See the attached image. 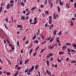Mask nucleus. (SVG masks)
Listing matches in <instances>:
<instances>
[{
  "label": "nucleus",
  "instance_id": "obj_1",
  "mask_svg": "<svg viewBox=\"0 0 76 76\" xmlns=\"http://www.w3.org/2000/svg\"><path fill=\"white\" fill-rule=\"evenodd\" d=\"M54 37H53L51 38V37H48V38H46V40H47V41H49L50 40V42H49V43H51V42H52V41H53L54 40Z\"/></svg>",
  "mask_w": 76,
  "mask_h": 76
},
{
  "label": "nucleus",
  "instance_id": "obj_2",
  "mask_svg": "<svg viewBox=\"0 0 76 76\" xmlns=\"http://www.w3.org/2000/svg\"><path fill=\"white\" fill-rule=\"evenodd\" d=\"M22 25L21 24L20 25H17V27L18 28H20V31H22Z\"/></svg>",
  "mask_w": 76,
  "mask_h": 76
},
{
  "label": "nucleus",
  "instance_id": "obj_3",
  "mask_svg": "<svg viewBox=\"0 0 76 76\" xmlns=\"http://www.w3.org/2000/svg\"><path fill=\"white\" fill-rule=\"evenodd\" d=\"M10 3L8 4L6 6L7 9H10Z\"/></svg>",
  "mask_w": 76,
  "mask_h": 76
},
{
  "label": "nucleus",
  "instance_id": "obj_4",
  "mask_svg": "<svg viewBox=\"0 0 76 76\" xmlns=\"http://www.w3.org/2000/svg\"><path fill=\"white\" fill-rule=\"evenodd\" d=\"M40 36L42 39H45V37L43 36V34H40Z\"/></svg>",
  "mask_w": 76,
  "mask_h": 76
},
{
  "label": "nucleus",
  "instance_id": "obj_5",
  "mask_svg": "<svg viewBox=\"0 0 76 76\" xmlns=\"http://www.w3.org/2000/svg\"><path fill=\"white\" fill-rule=\"evenodd\" d=\"M47 65L48 67V68L50 67V64H49V61L48 60L47 61Z\"/></svg>",
  "mask_w": 76,
  "mask_h": 76
},
{
  "label": "nucleus",
  "instance_id": "obj_6",
  "mask_svg": "<svg viewBox=\"0 0 76 76\" xmlns=\"http://www.w3.org/2000/svg\"><path fill=\"white\" fill-rule=\"evenodd\" d=\"M60 3H59L60 5L62 6H63V4H64V2H63V1L61 2V1H60Z\"/></svg>",
  "mask_w": 76,
  "mask_h": 76
},
{
  "label": "nucleus",
  "instance_id": "obj_7",
  "mask_svg": "<svg viewBox=\"0 0 76 76\" xmlns=\"http://www.w3.org/2000/svg\"><path fill=\"white\" fill-rule=\"evenodd\" d=\"M59 39V37H57L56 38V42H58V43H60V40Z\"/></svg>",
  "mask_w": 76,
  "mask_h": 76
},
{
  "label": "nucleus",
  "instance_id": "obj_8",
  "mask_svg": "<svg viewBox=\"0 0 76 76\" xmlns=\"http://www.w3.org/2000/svg\"><path fill=\"white\" fill-rule=\"evenodd\" d=\"M21 19L23 20H25V16H22L21 17Z\"/></svg>",
  "mask_w": 76,
  "mask_h": 76
},
{
  "label": "nucleus",
  "instance_id": "obj_9",
  "mask_svg": "<svg viewBox=\"0 0 76 76\" xmlns=\"http://www.w3.org/2000/svg\"><path fill=\"white\" fill-rule=\"evenodd\" d=\"M57 32V30H55L53 31V34L54 35H56V33Z\"/></svg>",
  "mask_w": 76,
  "mask_h": 76
},
{
  "label": "nucleus",
  "instance_id": "obj_10",
  "mask_svg": "<svg viewBox=\"0 0 76 76\" xmlns=\"http://www.w3.org/2000/svg\"><path fill=\"white\" fill-rule=\"evenodd\" d=\"M38 23V21H34V22L30 23V24H33V25H34L35 24H36V23Z\"/></svg>",
  "mask_w": 76,
  "mask_h": 76
},
{
  "label": "nucleus",
  "instance_id": "obj_11",
  "mask_svg": "<svg viewBox=\"0 0 76 76\" xmlns=\"http://www.w3.org/2000/svg\"><path fill=\"white\" fill-rule=\"evenodd\" d=\"M29 61V59H27V60H25V61L24 63L25 64H27V63H28V61Z\"/></svg>",
  "mask_w": 76,
  "mask_h": 76
},
{
  "label": "nucleus",
  "instance_id": "obj_12",
  "mask_svg": "<svg viewBox=\"0 0 76 76\" xmlns=\"http://www.w3.org/2000/svg\"><path fill=\"white\" fill-rule=\"evenodd\" d=\"M65 48H67V47L65 45H64L62 47V50H65Z\"/></svg>",
  "mask_w": 76,
  "mask_h": 76
},
{
  "label": "nucleus",
  "instance_id": "obj_13",
  "mask_svg": "<svg viewBox=\"0 0 76 76\" xmlns=\"http://www.w3.org/2000/svg\"><path fill=\"white\" fill-rule=\"evenodd\" d=\"M40 7L41 9H42V8H44V5L42 4H41L40 5Z\"/></svg>",
  "mask_w": 76,
  "mask_h": 76
},
{
  "label": "nucleus",
  "instance_id": "obj_14",
  "mask_svg": "<svg viewBox=\"0 0 76 76\" xmlns=\"http://www.w3.org/2000/svg\"><path fill=\"white\" fill-rule=\"evenodd\" d=\"M58 11L59 13H60V8L59 6H58Z\"/></svg>",
  "mask_w": 76,
  "mask_h": 76
},
{
  "label": "nucleus",
  "instance_id": "obj_15",
  "mask_svg": "<svg viewBox=\"0 0 76 76\" xmlns=\"http://www.w3.org/2000/svg\"><path fill=\"white\" fill-rule=\"evenodd\" d=\"M54 27V25L53 24H52L51 25L50 27V28H49V29H51L52 28H53Z\"/></svg>",
  "mask_w": 76,
  "mask_h": 76
},
{
  "label": "nucleus",
  "instance_id": "obj_16",
  "mask_svg": "<svg viewBox=\"0 0 76 76\" xmlns=\"http://www.w3.org/2000/svg\"><path fill=\"white\" fill-rule=\"evenodd\" d=\"M35 38H36V34H35L33 37V38H32V39H33V40H34V39H35Z\"/></svg>",
  "mask_w": 76,
  "mask_h": 76
},
{
  "label": "nucleus",
  "instance_id": "obj_17",
  "mask_svg": "<svg viewBox=\"0 0 76 76\" xmlns=\"http://www.w3.org/2000/svg\"><path fill=\"white\" fill-rule=\"evenodd\" d=\"M48 55H49L50 56V57H52L54 54L53 53H50Z\"/></svg>",
  "mask_w": 76,
  "mask_h": 76
},
{
  "label": "nucleus",
  "instance_id": "obj_18",
  "mask_svg": "<svg viewBox=\"0 0 76 76\" xmlns=\"http://www.w3.org/2000/svg\"><path fill=\"white\" fill-rule=\"evenodd\" d=\"M2 10H3V7L2 6L0 8V15H1V13H0L1 12Z\"/></svg>",
  "mask_w": 76,
  "mask_h": 76
},
{
  "label": "nucleus",
  "instance_id": "obj_19",
  "mask_svg": "<svg viewBox=\"0 0 76 76\" xmlns=\"http://www.w3.org/2000/svg\"><path fill=\"white\" fill-rule=\"evenodd\" d=\"M65 45H69L70 46L72 45V44H71L70 43H66Z\"/></svg>",
  "mask_w": 76,
  "mask_h": 76
},
{
  "label": "nucleus",
  "instance_id": "obj_20",
  "mask_svg": "<svg viewBox=\"0 0 76 76\" xmlns=\"http://www.w3.org/2000/svg\"><path fill=\"white\" fill-rule=\"evenodd\" d=\"M49 23L50 25L52 23V20H49Z\"/></svg>",
  "mask_w": 76,
  "mask_h": 76
},
{
  "label": "nucleus",
  "instance_id": "obj_21",
  "mask_svg": "<svg viewBox=\"0 0 76 76\" xmlns=\"http://www.w3.org/2000/svg\"><path fill=\"white\" fill-rule=\"evenodd\" d=\"M49 11H45V13L46 14V15H49Z\"/></svg>",
  "mask_w": 76,
  "mask_h": 76
},
{
  "label": "nucleus",
  "instance_id": "obj_22",
  "mask_svg": "<svg viewBox=\"0 0 76 76\" xmlns=\"http://www.w3.org/2000/svg\"><path fill=\"white\" fill-rule=\"evenodd\" d=\"M66 6L67 8H68V9L69 8V4H68V3H66Z\"/></svg>",
  "mask_w": 76,
  "mask_h": 76
},
{
  "label": "nucleus",
  "instance_id": "obj_23",
  "mask_svg": "<svg viewBox=\"0 0 76 76\" xmlns=\"http://www.w3.org/2000/svg\"><path fill=\"white\" fill-rule=\"evenodd\" d=\"M33 70H34L32 69H31V68L29 69L28 70L29 72H32L33 71Z\"/></svg>",
  "mask_w": 76,
  "mask_h": 76
},
{
  "label": "nucleus",
  "instance_id": "obj_24",
  "mask_svg": "<svg viewBox=\"0 0 76 76\" xmlns=\"http://www.w3.org/2000/svg\"><path fill=\"white\" fill-rule=\"evenodd\" d=\"M36 9V7H34L33 8H32L31 9V11H33V10H35V9Z\"/></svg>",
  "mask_w": 76,
  "mask_h": 76
},
{
  "label": "nucleus",
  "instance_id": "obj_25",
  "mask_svg": "<svg viewBox=\"0 0 76 76\" xmlns=\"http://www.w3.org/2000/svg\"><path fill=\"white\" fill-rule=\"evenodd\" d=\"M64 54V52H59V55H62V54Z\"/></svg>",
  "mask_w": 76,
  "mask_h": 76
},
{
  "label": "nucleus",
  "instance_id": "obj_26",
  "mask_svg": "<svg viewBox=\"0 0 76 76\" xmlns=\"http://www.w3.org/2000/svg\"><path fill=\"white\" fill-rule=\"evenodd\" d=\"M47 4V0H45V1L44 4L45 5H46Z\"/></svg>",
  "mask_w": 76,
  "mask_h": 76
},
{
  "label": "nucleus",
  "instance_id": "obj_27",
  "mask_svg": "<svg viewBox=\"0 0 76 76\" xmlns=\"http://www.w3.org/2000/svg\"><path fill=\"white\" fill-rule=\"evenodd\" d=\"M50 8H52L53 7V2H51V3L50 4Z\"/></svg>",
  "mask_w": 76,
  "mask_h": 76
},
{
  "label": "nucleus",
  "instance_id": "obj_28",
  "mask_svg": "<svg viewBox=\"0 0 76 76\" xmlns=\"http://www.w3.org/2000/svg\"><path fill=\"white\" fill-rule=\"evenodd\" d=\"M38 65H36L35 66V69L36 70H37V69H38Z\"/></svg>",
  "mask_w": 76,
  "mask_h": 76
},
{
  "label": "nucleus",
  "instance_id": "obj_29",
  "mask_svg": "<svg viewBox=\"0 0 76 76\" xmlns=\"http://www.w3.org/2000/svg\"><path fill=\"white\" fill-rule=\"evenodd\" d=\"M33 42H35V43L38 44V41L36 40L35 41H33Z\"/></svg>",
  "mask_w": 76,
  "mask_h": 76
},
{
  "label": "nucleus",
  "instance_id": "obj_30",
  "mask_svg": "<svg viewBox=\"0 0 76 76\" xmlns=\"http://www.w3.org/2000/svg\"><path fill=\"white\" fill-rule=\"evenodd\" d=\"M8 43H9L10 44L11 43V42H10L9 40V39H6Z\"/></svg>",
  "mask_w": 76,
  "mask_h": 76
},
{
  "label": "nucleus",
  "instance_id": "obj_31",
  "mask_svg": "<svg viewBox=\"0 0 76 76\" xmlns=\"http://www.w3.org/2000/svg\"><path fill=\"white\" fill-rule=\"evenodd\" d=\"M32 52V49H31L29 51V54H31Z\"/></svg>",
  "mask_w": 76,
  "mask_h": 76
},
{
  "label": "nucleus",
  "instance_id": "obj_32",
  "mask_svg": "<svg viewBox=\"0 0 76 76\" xmlns=\"http://www.w3.org/2000/svg\"><path fill=\"white\" fill-rule=\"evenodd\" d=\"M14 1L13 0H11L10 1V4H12V3H14Z\"/></svg>",
  "mask_w": 76,
  "mask_h": 76
},
{
  "label": "nucleus",
  "instance_id": "obj_33",
  "mask_svg": "<svg viewBox=\"0 0 76 76\" xmlns=\"http://www.w3.org/2000/svg\"><path fill=\"white\" fill-rule=\"evenodd\" d=\"M17 45L18 47H19V42L18 41H17Z\"/></svg>",
  "mask_w": 76,
  "mask_h": 76
},
{
  "label": "nucleus",
  "instance_id": "obj_34",
  "mask_svg": "<svg viewBox=\"0 0 76 76\" xmlns=\"http://www.w3.org/2000/svg\"><path fill=\"white\" fill-rule=\"evenodd\" d=\"M21 4L22 5V6H23V7H24L25 6V5L23 4V2L22 1V2L21 3Z\"/></svg>",
  "mask_w": 76,
  "mask_h": 76
},
{
  "label": "nucleus",
  "instance_id": "obj_35",
  "mask_svg": "<svg viewBox=\"0 0 76 76\" xmlns=\"http://www.w3.org/2000/svg\"><path fill=\"white\" fill-rule=\"evenodd\" d=\"M34 68H35V66L34 65H33L32 66L31 68V69L34 70Z\"/></svg>",
  "mask_w": 76,
  "mask_h": 76
},
{
  "label": "nucleus",
  "instance_id": "obj_36",
  "mask_svg": "<svg viewBox=\"0 0 76 76\" xmlns=\"http://www.w3.org/2000/svg\"><path fill=\"white\" fill-rule=\"evenodd\" d=\"M19 63L20 65H22V60L20 61Z\"/></svg>",
  "mask_w": 76,
  "mask_h": 76
},
{
  "label": "nucleus",
  "instance_id": "obj_37",
  "mask_svg": "<svg viewBox=\"0 0 76 76\" xmlns=\"http://www.w3.org/2000/svg\"><path fill=\"white\" fill-rule=\"evenodd\" d=\"M14 5V4H10V7H13V6Z\"/></svg>",
  "mask_w": 76,
  "mask_h": 76
},
{
  "label": "nucleus",
  "instance_id": "obj_38",
  "mask_svg": "<svg viewBox=\"0 0 76 76\" xmlns=\"http://www.w3.org/2000/svg\"><path fill=\"white\" fill-rule=\"evenodd\" d=\"M61 34V31H60L59 32V33L58 34V35H60Z\"/></svg>",
  "mask_w": 76,
  "mask_h": 76
},
{
  "label": "nucleus",
  "instance_id": "obj_39",
  "mask_svg": "<svg viewBox=\"0 0 76 76\" xmlns=\"http://www.w3.org/2000/svg\"><path fill=\"white\" fill-rule=\"evenodd\" d=\"M70 22L71 23V24H70V25H71V26H72L73 25V22H72V21H70Z\"/></svg>",
  "mask_w": 76,
  "mask_h": 76
},
{
  "label": "nucleus",
  "instance_id": "obj_40",
  "mask_svg": "<svg viewBox=\"0 0 76 76\" xmlns=\"http://www.w3.org/2000/svg\"><path fill=\"white\" fill-rule=\"evenodd\" d=\"M21 69V67L20 66L19 67H18L17 68V70H20Z\"/></svg>",
  "mask_w": 76,
  "mask_h": 76
},
{
  "label": "nucleus",
  "instance_id": "obj_41",
  "mask_svg": "<svg viewBox=\"0 0 76 76\" xmlns=\"http://www.w3.org/2000/svg\"><path fill=\"white\" fill-rule=\"evenodd\" d=\"M38 48H39V46H38L36 48V50L35 51V52H36V51H37V50H38Z\"/></svg>",
  "mask_w": 76,
  "mask_h": 76
},
{
  "label": "nucleus",
  "instance_id": "obj_42",
  "mask_svg": "<svg viewBox=\"0 0 76 76\" xmlns=\"http://www.w3.org/2000/svg\"><path fill=\"white\" fill-rule=\"evenodd\" d=\"M47 41L45 40V41L44 42H43L41 44H42V45H43V44H45V42H46Z\"/></svg>",
  "mask_w": 76,
  "mask_h": 76
},
{
  "label": "nucleus",
  "instance_id": "obj_43",
  "mask_svg": "<svg viewBox=\"0 0 76 76\" xmlns=\"http://www.w3.org/2000/svg\"><path fill=\"white\" fill-rule=\"evenodd\" d=\"M37 54V53L35 52L33 54V56L34 57H35V56H36V54Z\"/></svg>",
  "mask_w": 76,
  "mask_h": 76
},
{
  "label": "nucleus",
  "instance_id": "obj_44",
  "mask_svg": "<svg viewBox=\"0 0 76 76\" xmlns=\"http://www.w3.org/2000/svg\"><path fill=\"white\" fill-rule=\"evenodd\" d=\"M30 72L28 70V72L27 73V75H31Z\"/></svg>",
  "mask_w": 76,
  "mask_h": 76
},
{
  "label": "nucleus",
  "instance_id": "obj_45",
  "mask_svg": "<svg viewBox=\"0 0 76 76\" xmlns=\"http://www.w3.org/2000/svg\"><path fill=\"white\" fill-rule=\"evenodd\" d=\"M49 20H52V16H50L49 17Z\"/></svg>",
  "mask_w": 76,
  "mask_h": 76
},
{
  "label": "nucleus",
  "instance_id": "obj_46",
  "mask_svg": "<svg viewBox=\"0 0 76 76\" xmlns=\"http://www.w3.org/2000/svg\"><path fill=\"white\" fill-rule=\"evenodd\" d=\"M28 69L27 68L26 69V70L24 72L25 73H27V72H28Z\"/></svg>",
  "mask_w": 76,
  "mask_h": 76
},
{
  "label": "nucleus",
  "instance_id": "obj_47",
  "mask_svg": "<svg viewBox=\"0 0 76 76\" xmlns=\"http://www.w3.org/2000/svg\"><path fill=\"white\" fill-rule=\"evenodd\" d=\"M72 45L74 47H76V45L75 44H72Z\"/></svg>",
  "mask_w": 76,
  "mask_h": 76
},
{
  "label": "nucleus",
  "instance_id": "obj_48",
  "mask_svg": "<svg viewBox=\"0 0 76 76\" xmlns=\"http://www.w3.org/2000/svg\"><path fill=\"white\" fill-rule=\"evenodd\" d=\"M33 46V45L32 44H31L29 46V48H31Z\"/></svg>",
  "mask_w": 76,
  "mask_h": 76
},
{
  "label": "nucleus",
  "instance_id": "obj_49",
  "mask_svg": "<svg viewBox=\"0 0 76 76\" xmlns=\"http://www.w3.org/2000/svg\"><path fill=\"white\" fill-rule=\"evenodd\" d=\"M48 4H51V2L50 0H48Z\"/></svg>",
  "mask_w": 76,
  "mask_h": 76
},
{
  "label": "nucleus",
  "instance_id": "obj_50",
  "mask_svg": "<svg viewBox=\"0 0 76 76\" xmlns=\"http://www.w3.org/2000/svg\"><path fill=\"white\" fill-rule=\"evenodd\" d=\"M4 4H5V3H2V4H1V6H4Z\"/></svg>",
  "mask_w": 76,
  "mask_h": 76
},
{
  "label": "nucleus",
  "instance_id": "obj_51",
  "mask_svg": "<svg viewBox=\"0 0 76 76\" xmlns=\"http://www.w3.org/2000/svg\"><path fill=\"white\" fill-rule=\"evenodd\" d=\"M54 46H55L56 47H57V43L56 42V44H54Z\"/></svg>",
  "mask_w": 76,
  "mask_h": 76
},
{
  "label": "nucleus",
  "instance_id": "obj_52",
  "mask_svg": "<svg viewBox=\"0 0 76 76\" xmlns=\"http://www.w3.org/2000/svg\"><path fill=\"white\" fill-rule=\"evenodd\" d=\"M21 2V0H18V3L19 4H20V3Z\"/></svg>",
  "mask_w": 76,
  "mask_h": 76
},
{
  "label": "nucleus",
  "instance_id": "obj_53",
  "mask_svg": "<svg viewBox=\"0 0 76 76\" xmlns=\"http://www.w3.org/2000/svg\"><path fill=\"white\" fill-rule=\"evenodd\" d=\"M11 21H12V23L13 22V17H11Z\"/></svg>",
  "mask_w": 76,
  "mask_h": 76
},
{
  "label": "nucleus",
  "instance_id": "obj_54",
  "mask_svg": "<svg viewBox=\"0 0 76 76\" xmlns=\"http://www.w3.org/2000/svg\"><path fill=\"white\" fill-rule=\"evenodd\" d=\"M36 20H37V17H35L34 18V21H36Z\"/></svg>",
  "mask_w": 76,
  "mask_h": 76
},
{
  "label": "nucleus",
  "instance_id": "obj_55",
  "mask_svg": "<svg viewBox=\"0 0 76 76\" xmlns=\"http://www.w3.org/2000/svg\"><path fill=\"white\" fill-rule=\"evenodd\" d=\"M4 26L6 29H8V28H7V27L6 26V24H4Z\"/></svg>",
  "mask_w": 76,
  "mask_h": 76
},
{
  "label": "nucleus",
  "instance_id": "obj_56",
  "mask_svg": "<svg viewBox=\"0 0 76 76\" xmlns=\"http://www.w3.org/2000/svg\"><path fill=\"white\" fill-rule=\"evenodd\" d=\"M11 49L12 50H15V49H14V47L13 46H12L11 47Z\"/></svg>",
  "mask_w": 76,
  "mask_h": 76
},
{
  "label": "nucleus",
  "instance_id": "obj_57",
  "mask_svg": "<svg viewBox=\"0 0 76 76\" xmlns=\"http://www.w3.org/2000/svg\"><path fill=\"white\" fill-rule=\"evenodd\" d=\"M50 60H51V61H53V57L51 58Z\"/></svg>",
  "mask_w": 76,
  "mask_h": 76
},
{
  "label": "nucleus",
  "instance_id": "obj_58",
  "mask_svg": "<svg viewBox=\"0 0 76 76\" xmlns=\"http://www.w3.org/2000/svg\"><path fill=\"white\" fill-rule=\"evenodd\" d=\"M71 53H72V52H75V50H73V49H72L71 51Z\"/></svg>",
  "mask_w": 76,
  "mask_h": 76
},
{
  "label": "nucleus",
  "instance_id": "obj_59",
  "mask_svg": "<svg viewBox=\"0 0 76 76\" xmlns=\"http://www.w3.org/2000/svg\"><path fill=\"white\" fill-rule=\"evenodd\" d=\"M67 50L68 52H71V51H70V49L69 48L67 49Z\"/></svg>",
  "mask_w": 76,
  "mask_h": 76
},
{
  "label": "nucleus",
  "instance_id": "obj_60",
  "mask_svg": "<svg viewBox=\"0 0 76 76\" xmlns=\"http://www.w3.org/2000/svg\"><path fill=\"white\" fill-rule=\"evenodd\" d=\"M17 67H18V65H17L15 66V69L17 68Z\"/></svg>",
  "mask_w": 76,
  "mask_h": 76
},
{
  "label": "nucleus",
  "instance_id": "obj_61",
  "mask_svg": "<svg viewBox=\"0 0 76 76\" xmlns=\"http://www.w3.org/2000/svg\"><path fill=\"white\" fill-rule=\"evenodd\" d=\"M26 39V37H24V38H23V41H25V39Z\"/></svg>",
  "mask_w": 76,
  "mask_h": 76
},
{
  "label": "nucleus",
  "instance_id": "obj_62",
  "mask_svg": "<svg viewBox=\"0 0 76 76\" xmlns=\"http://www.w3.org/2000/svg\"><path fill=\"white\" fill-rule=\"evenodd\" d=\"M7 76L9 75H10V73L9 72H8L7 74Z\"/></svg>",
  "mask_w": 76,
  "mask_h": 76
},
{
  "label": "nucleus",
  "instance_id": "obj_63",
  "mask_svg": "<svg viewBox=\"0 0 76 76\" xmlns=\"http://www.w3.org/2000/svg\"><path fill=\"white\" fill-rule=\"evenodd\" d=\"M32 19H30V20H29V22H30V23H32Z\"/></svg>",
  "mask_w": 76,
  "mask_h": 76
},
{
  "label": "nucleus",
  "instance_id": "obj_64",
  "mask_svg": "<svg viewBox=\"0 0 76 76\" xmlns=\"http://www.w3.org/2000/svg\"><path fill=\"white\" fill-rule=\"evenodd\" d=\"M74 6L75 7H76V3H75V2L74 3Z\"/></svg>",
  "mask_w": 76,
  "mask_h": 76
}]
</instances>
